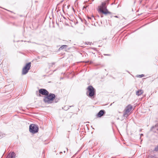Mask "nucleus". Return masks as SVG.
<instances>
[{
    "instance_id": "f257e3e1",
    "label": "nucleus",
    "mask_w": 158,
    "mask_h": 158,
    "mask_svg": "<svg viewBox=\"0 0 158 158\" xmlns=\"http://www.w3.org/2000/svg\"><path fill=\"white\" fill-rule=\"evenodd\" d=\"M56 97L55 94L50 93L48 94L46 96L44 97V102L48 104L52 103Z\"/></svg>"
},
{
    "instance_id": "f03ea898",
    "label": "nucleus",
    "mask_w": 158,
    "mask_h": 158,
    "mask_svg": "<svg viewBox=\"0 0 158 158\" xmlns=\"http://www.w3.org/2000/svg\"><path fill=\"white\" fill-rule=\"evenodd\" d=\"M98 11L99 12L102 13L105 15L111 14V12L109 11L106 9V2H103L102 3V5L99 7Z\"/></svg>"
},
{
    "instance_id": "7ed1b4c3",
    "label": "nucleus",
    "mask_w": 158,
    "mask_h": 158,
    "mask_svg": "<svg viewBox=\"0 0 158 158\" xmlns=\"http://www.w3.org/2000/svg\"><path fill=\"white\" fill-rule=\"evenodd\" d=\"M132 109V106L130 104L127 106L123 111V116L127 117L131 113V111Z\"/></svg>"
},
{
    "instance_id": "20e7f679",
    "label": "nucleus",
    "mask_w": 158,
    "mask_h": 158,
    "mask_svg": "<svg viewBox=\"0 0 158 158\" xmlns=\"http://www.w3.org/2000/svg\"><path fill=\"white\" fill-rule=\"evenodd\" d=\"M38 130V127L35 124H32L29 126V131L32 134H35L37 132Z\"/></svg>"
},
{
    "instance_id": "39448f33",
    "label": "nucleus",
    "mask_w": 158,
    "mask_h": 158,
    "mask_svg": "<svg viewBox=\"0 0 158 158\" xmlns=\"http://www.w3.org/2000/svg\"><path fill=\"white\" fill-rule=\"evenodd\" d=\"M87 89L88 90L87 93H89V96L92 98L95 94V91L94 89L92 86H89L88 87Z\"/></svg>"
},
{
    "instance_id": "423d86ee",
    "label": "nucleus",
    "mask_w": 158,
    "mask_h": 158,
    "mask_svg": "<svg viewBox=\"0 0 158 158\" xmlns=\"http://www.w3.org/2000/svg\"><path fill=\"white\" fill-rule=\"evenodd\" d=\"M31 67V63L30 62L27 64L25 66L23 69L22 74L23 75L26 74L30 69Z\"/></svg>"
},
{
    "instance_id": "0eeeda50",
    "label": "nucleus",
    "mask_w": 158,
    "mask_h": 158,
    "mask_svg": "<svg viewBox=\"0 0 158 158\" xmlns=\"http://www.w3.org/2000/svg\"><path fill=\"white\" fill-rule=\"evenodd\" d=\"M39 92L43 95L46 96L49 94L48 92L46 89H40L39 90Z\"/></svg>"
},
{
    "instance_id": "6e6552de",
    "label": "nucleus",
    "mask_w": 158,
    "mask_h": 158,
    "mask_svg": "<svg viewBox=\"0 0 158 158\" xmlns=\"http://www.w3.org/2000/svg\"><path fill=\"white\" fill-rule=\"evenodd\" d=\"M105 113V112L104 110H101L97 114V116L98 117H101Z\"/></svg>"
},
{
    "instance_id": "1a4fd4ad",
    "label": "nucleus",
    "mask_w": 158,
    "mask_h": 158,
    "mask_svg": "<svg viewBox=\"0 0 158 158\" xmlns=\"http://www.w3.org/2000/svg\"><path fill=\"white\" fill-rule=\"evenodd\" d=\"M8 158H15V154L14 152H12L10 154H9L8 156Z\"/></svg>"
},
{
    "instance_id": "9d476101",
    "label": "nucleus",
    "mask_w": 158,
    "mask_h": 158,
    "mask_svg": "<svg viewBox=\"0 0 158 158\" xmlns=\"http://www.w3.org/2000/svg\"><path fill=\"white\" fill-rule=\"evenodd\" d=\"M143 93V91L142 90H139L136 92V94L138 96H139Z\"/></svg>"
},
{
    "instance_id": "9b49d317",
    "label": "nucleus",
    "mask_w": 158,
    "mask_h": 158,
    "mask_svg": "<svg viewBox=\"0 0 158 158\" xmlns=\"http://www.w3.org/2000/svg\"><path fill=\"white\" fill-rule=\"evenodd\" d=\"M67 47V46L66 45H62L61 47L60 48H59V50H62L64 49H65Z\"/></svg>"
},
{
    "instance_id": "f8f14e48",
    "label": "nucleus",
    "mask_w": 158,
    "mask_h": 158,
    "mask_svg": "<svg viewBox=\"0 0 158 158\" xmlns=\"http://www.w3.org/2000/svg\"><path fill=\"white\" fill-rule=\"evenodd\" d=\"M138 77H142L144 76V75L141 74V75H138L137 76Z\"/></svg>"
},
{
    "instance_id": "ddd939ff",
    "label": "nucleus",
    "mask_w": 158,
    "mask_h": 158,
    "mask_svg": "<svg viewBox=\"0 0 158 158\" xmlns=\"http://www.w3.org/2000/svg\"><path fill=\"white\" fill-rule=\"evenodd\" d=\"M154 150L156 151H158V145L155 148Z\"/></svg>"
},
{
    "instance_id": "4468645a",
    "label": "nucleus",
    "mask_w": 158,
    "mask_h": 158,
    "mask_svg": "<svg viewBox=\"0 0 158 158\" xmlns=\"http://www.w3.org/2000/svg\"><path fill=\"white\" fill-rule=\"evenodd\" d=\"M114 17L116 18H118V17L117 16H114Z\"/></svg>"
},
{
    "instance_id": "2eb2a0df",
    "label": "nucleus",
    "mask_w": 158,
    "mask_h": 158,
    "mask_svg": "<svg viewBox=\"0 0 158 158\" xmlns=\"http://www.w3.org/2000/svg\"><path fill=\"white\" fill-rule=\"evenodd\" d=\"M57 101H55V102H57Z\"/></svg>"
},
{
    "instance_id": "dca6fc26",
    "label": "nucleus",
    "mask_w": 158,
    "mask_h": 158,
    "mask_svg": "<svg viewBox=\"0 0 158 158\" xmlns=\"http://www.w3.org/2000/svg\"><path fill=\"white\" fill-rule=\"evenodd\" d=\"M107 55V56L109 55H108V54H107V55Z\"/></svg>"
},
{
    "instance_id": "f3484780",
    "label": "nucleus",
    "mask_w": 158,
    "mask_h": 158,
    "mask_svg": "<svg viewBox=\"0 0 158 158\" xmlns=\"http://www.w3.org/2000/svg\"><path fill=\"white\" fill-rule=\"evenodd\" d=\"M65 151H64V152L65 153Z\"/></svg>"
},
{
    "instance_id": "a211bd4d",
    "label": "nucleus",
    "mask_w": 158,
    "mask_h": 158,
    "mask_svg": "<svg viewBox=\"0 0 158 158\" xmlns=\"http://www.w3.org/2000/svg\"><path fill=\"white\" fill-rule=\"evenodd\" d=\"M141 135H143V134H141Z\"/></svg>"
},
{
    "instance_id": "6ab92c4d",
    "label": "nucleus",
    "mask_w": 158,
    "mask_h": 158,
    "mask_svg": "<svg viewBox=\"0 0 158 158\" xmlns=\"http://www.w3.org/2000/svg\"><path fill=\"white\" fill-rule=\"evenodd\" d=\"M66 149H67V151H68V149L67 148Z\"/></svg>"
}]
</instances>
